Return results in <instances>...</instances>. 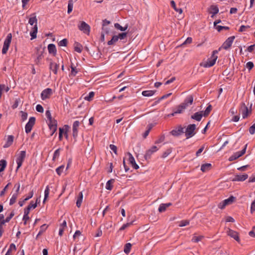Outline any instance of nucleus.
<instances>
[{
  "instance_id": "nucleus-7",
  "label": "nucleus",
  "mask_w": 255,
  "mask_h": 255,
  "mask_svg": "<svg viewBox=\"0 0 255 255\" xmlns=\"http://www.w3.org/2000/svg\"><path fill=\"white\" fill-rule=\"evenodd\" d=\"M247 144L245 145V147L244 148V149L243 150H242L240 151L237 152L235 153L233 155L231 156L229 158V160L231 161H233V160H236L237 158H239L240 157L242 156L243 155H244L245 153L246 149H247Z\"/></svg>"
},
{
  "instance_id": "nucleus-62",
  "label": "nucleus",
  "mask_w": 255,
  "mask_h": 255,
  "mask_svg": "<svg viewBox=\"0 0 255 255\" xmlns=\"http://www.w3.org/2000/svg\"><path fill=\"white\" fill-rule=\"evenodd\" d=\"M254 63L252 62H248L246 64V67L249 69V70H251L254 67Z\"/></svg>"
},
{
  "instance_id": "nucleus-9",
  "label": "nucleus",
  "mask_w": 255,
  "mask_h": 255,
  "mask_svg": "<svg viewBox=\"0 0 255 255\" xmlns=\"http://www.w3.org/2000/svg\"><path fill=\"white\" fill-rule=\"evenodd\" d=\"M35 122V118L34 117H30L29 119L28 122L25 126V132L29 133L31 131L33 126H34Z\"/></svg>"
},
{
  "instance_id": "nucleus-13",
  "label": "nucleus",
  "mask_w": 255,
  "mask_h": 255,
  "mask_svg": "<svg viewBox=\"0 0 255 255\" xmlns=\"http://www.w3.org/2000/svg\"><path fill=\"white\" fill-rule=\"evenodd\" d=\"M227 233L228 236L234 238L238 242H240L239 235L237 232L233 231L230 229H228Z\"/></svg>"
},
{
  "instance_id": "nucleus-1",
  "label": "nucleus",
  "mask_w": 255,
  "mask_h": 255,
  "mask_svg": "<svg viewBox=\"0 0 255 255\" xmlns=\"http://www.w3.org/2000/svg\"><path fill=\"white\" fill-rule=\"evenodd\" d=\"M193 102V97L192 95L187 96L185 99L184 102L181 104L177 107L175 111L176 114H181L186 109L189 105L192 104Z\"/></svg>"
},
{
  "instance_id": "nucleus-49",
  "label": "nucleus",
  "mask_w": 255,
  "mask_h": 255,
  "mask_svg": "<svg viewBox=\"0 0 255 255\" xmlns=\"http://www.w3.org/2000/svg\"><path fill=\"white\" fill-rule=\"evenodd\" d=\"M68 43V40L67 39H63L61 40L59 43L58 45L60 46H66Z\"/></svg>"
},
{
  "instance_id": "nucleus-28",
  "label": "nucleus",
  "mask_w": 255,
  "mask_h": 255,
  "mask_svg": "<svg viewBox=\"0 0 255 255\" xmlns=\"http://www.w3.org/2000/svg\"><path fill=\"white\" fill-rule=\"evenodd\" d=\"M48 227V226L47 224H45L42 225L40 228V231L38 233L36 239H37L39 236H41L46 231Z\"/></svg>"
},
{
  "instance_id": "nucleus-15",
  "label": "nucleus",
  "mask_w": 255,
  "mask_h": 255,
  "mask_svg": "<svg viewBox=\"0 0 255 255\" xmlns=\"http://www.w3.org/2000/svg\"><path fill=\"white\" fill-rule=\"evenodd\" d=\"M52 90L50 88H47L43 90L41 94V97L42 100H45L47 98H48L52 94Z\"/></svg>"
},
{
  "instance_id": "nucleus-26",
  "label": "nucleus",
  "mask_w": 255,
  "mask_h": 255,
  "mask_svg": "<svg viewBox=\"0 0 255 255\" xmlns=\"http://www.w3.org/2000/svg\"><path fill=\"white\" fill-rule=\"evenodd\" d=\"M83 198V193H82V192H80L79 193L77 200L76 202V206H77L78 208H79L81 207V204L82 202Z\"/></svg>"
},
{
  "instance_id": "nucleus-22",
  "label": "nucleus",
  "mask_w": 255,
  "mask_h": 255,
  "mask_svg": "<svg viewBox=\"0 0 255 255\" xmlns=\"http://www.w3.org/2000/svg\"><path fill=\"white\" fill-rule=\"evenodd\" d=\"M48 50L50 54H52L54 56L56 54V48L54 44H49L48 45Z\"/></svg>"
},
{
  "instance_id": "nucleus-57",
  "label": "nucleus",
  "mask_w": 255,
  "mask_h": 255,
  "mask_svg": "<svg viewBox=\"0 0 255 255\" xmlns=\"http://www.w3.org/2000/svg\"><path fill=\"white\" fill-rule=\"evenodd\" d=\"M132 224V222H131L130 223H128L126 224H124L120 229V231H123L125 229L128 228V227L130 226Z\"/></svg>"
},
{
  "instance_id": "nucleus-51",
  "label": "nucleus",
  "mask_w": 255,
  "mask_h": 255,
  "mask_svg": "<svg viewBox=\"0 0 255 255\" xmlns=\"http://www.w3.org/2000/svg\"><path fill=\"white\" fill-rule=\"evenodd\" d=\"M64 168V165H61L56 168V171L58 175H60L61 174L62 172L63 171Z\"/></svg>"
},
{
  "instance_id": "nucleus-14",
  "label": "nucleus",
  "mask_w": 255,
  "mask_h": 255,
  "mask_svg": "<svg viewBox=\"0 0 255 255\" xmlns=\"http://www.w3.org/2000/svg\"><path fill=\"white\" fill-rule=\"evenodd\" d=\"M240 111L242 112L243 118H246L248 116L249 110L245 103L241 104Z\"/></svg>"
},
{
  "instance_id": "nucleus-25",
  "label": "nucleus",
  "mask_w": 255,
  "mask_h": 255,
  "mask_svg": "<svg viewBox=\"0 0 255 255\" xmlns=\"http://www.w3.org/2000/svg\"><path fill=\"white\" fill-rule=\"evenodd\" d=\"M31 17L29 18L28 20V23L31 25H33L34 23L35 24H37V19L36 18V16L35 13H33L31 15Z\"/></svg>"
},
{
  "instance_id": "nucleus-40",
  "label": "nucleus",
  "mask_w": 255,
  "mask_h": 255,
  "mask_svg": "<svg viewBox=\"0 0 255 255\" xmlns=\"http://www.w3.org/2000/svg\"><path fill=\"white\" fill-rule=\"evenodd\" d=\"M75 51L78 53H81L82 50V46L79 43H76L74 47Z\"/></svg>"
},
{
  "instance_id": "nucleus-38",
  "label": "nucleus",
  "mask_w": 255,
  "mask_h": 255,
  "mask_svg": "<svg viewBox=\"0 0 255 255\" xmlns=\"http://www.w3.org/2000/svg\"><path fill=\"white\" fill-rule=\"evenodd\" d=\"M212 110V106L211 105H209L208 106V107L206 108V110L203 112V115L204 116V117H207L209 115V113H210V112Z\"/></svg>"
},
{
  "instance_id": "nucleus-29",
  "label": "nucleus",
  "mask_w": 255,
  "mask_h": 255,
  "mask_svg": "<svg viewBox=\"0 0 255 255\" xmlns=\"http://www.w3.org/2000/svg\"><path fill=\"white\" fill-rule=\"evenodd\" d=\"M13 138H14V137L13 135H8L7 137L6 143H5V144L4 145L3 147H8L9 146H10L13 142Z\"/></svg>"
},
{
  "instance_id": "nucleus-50",
  "label": "nucleus",
  "mask_w": 255,
  "mask_h": 255,
  "mask_svg": "<svg viewBox=\"0 0 255 255\" xmlns=\"http://www.w3.org/2000/svg\"><path fill=\"white\" fill-rule=\"evenodd\" d=\"M20 102V99L19 98L16 99L14 101V104H13V105L11 107L13 109H16L18 106V105Z\"/></svg>"
},
{
  "instance_id": "nucleus-10",
  "label": "nucleus",
  "mask_w": 255,
  "mask_h": 255,
  "mask_svg": "<svg viewBox=\"0 0 255 255\" xmlns=\"http://www.w3.org/2000/svg\"><path fill=\"white\" fill-rule=\"evenodd\" d=\"M235 38V37L234 36L229 37L224 42L222 47L225 50L228 49L232 46V44Z\"/></svg>"
},
{
  "instance_id": "nucleus-6",
  "label": "nucleus",
  "mask_w": 255,
  "mask_h": 255,
  "mask_svg": "<svg viewBox=\"0 0 255 255\" xmlns=\"http://www.w3.org/2000/svg\"><path fill=\"white\" fill-rule=\"evenodd\" d=\"M26 156V152L25 151H20L19 154L18 155L16 158V163L17 164V167L16 171L21 167L22 164L24 161V158Z\"/></svg>"
},
{
  "instance_id": "nucleus-34",
  "label": "nucleus",
  "mask_w": 255,
  "mask_h": 255,
  "mask_svg": "<svg viewBox=\"0 0 255 255\" xmlns=\"http://www.w3.org/2000/svg\"><path fill=\"white\" fill-rule=\"evenodd\" d=\"M235 197L231 196L229 198L224 200V202L228 205L232 204L235 201Z\"/></svg>"
},
{
  "instance_id": "nucleus-59",
  "label": "nucleus",
  "mask_w": 255,
  "mask_h": 255,
  "mask_svg": "<svg viewBox=\"0 0 255 255\" xmlns=\"http://www.w3.org/2000/svg\"><path fill=\"white\" fill-rule=\"evenodd\" d=\"M189 224V221L188 220H183L181 221L180 223L179 226L180 227H184L186 225H188Z\"/></svg>"
},
{
  "instance_id": "nucleus-42",
  "label": "nucleus",
  "mask_w": 255,
  "mask_h": 255,
  "mask_svg": "<svg viewBox=\"0 0 255 255\" xmlns=\"http://www.w3.org/2000/svg\"><path fill=\"white\" fill-rule=\"evenodd\" d=\"M73 0H69L68 1V10L67 12L68 13H70L71 12L73 9Z\"/></svg>"
},
{
  "instance_id": "nucleus-53",
  "label": "nucleus",
  "mask_w": 255,
  "mask_h": 255,
  "mask_svg": "<svg viewBox=\"0 0 255 255\" xmlns=\"http://www.w3.org/2000/svg\"><path fill=\"white\" fill-rule=\"evenodd\" d=\"M6 223V222H5V221H0V237H1L2 236V235L4 232L3 230V228H2V226L3 225H4V224Z\"/></svg>"
},
{
  "instance_id": "nucleus-45",
  "label": "nucleus",
  "mask_w": 255,
  "mask_h": 255,
  "mask_svg": "<svg viewBox=\"0 0 255 255\" xmlns=\"http://www.w3.org/2000/svg\"><path fill=\"white\" fill-rule=\"evenodd\" d=\"M57 122L56 120L53 119H51V120H49V124H48L49 127H52V126L57 127Z\"/></svg>"
},
{
  "instance_id": "nucleus-19",
  "label": "nucleus",
  "mask_w": 255,
  "mask_h": 255,
  "mask_svg": "<svg viewBox=\"0 0 255 255\" xmlns=\"http://www.w3.org/2000/svg\"><path fill=\"white\" fill-rule=\"evenodd\" d=\"M38 30L37 25L35 24L32 27L31 31L30 32V35L31 37V39L32 40L36 38L37 33Z\"/></svg>"
},
{
  "instance_id": "nucleus-52",
  "label": "nucleus",
  "mask_w": 255,
  "mask_h": 255,
  "mask_svg": "<svg viewBox=\"0 0 255 255\" xmlns=\"http://www.w3.org/2000/svg\"><path fill=\"white\" fill-rule=\"evenodd\" d=\"M172 152V150L171 148H169L167 149L165 152L163 153V154L162 155V158H164L166 157L169 154L171 153Z\"/></svg>"
},
{
  "instance_id": "nucleus-4",
  "label": "nucleus",
  "mask_w": 255,
  "mask_h": 255,
  "mask_svg": "<svg viewBox=\"0 0 255 255\" xmlns=\"http://www.w3.org/2000/svg\"><path fill=\"white\" fill-rule=\"evenodd\" d=\"M12 35L11 33L7 34L6 39H5L2 49V53L6 54L8 51L9 45L11 42Z\"/></svg>"
},
{
  "instance_id": "nucleus-61",
  "label": "nucleus",
  "mask_w": 255,
  "mask_h": 255,
  "mask_svg": "<svg viewBox=\"0 0 255 255\" xmlns=\"http://www.w3.org/2000/svg\"><path fill=\"white\" fill-rule=\"evenodd\" d=\"M249 132L251 134H253L255 133V123L249 128Z\"/></svg>"
},
{
  "instance_id": "nucleus-37",
  "label": "nucleus",
  "mask_w": 255,
  "mask_h": 255,
  "mask_svg": "<svg viewBox=\"0 0 255 255\" xmlns=\"http://www.w3.org/2000/svg\"><path fill=\"white\" fill-rule=\"evenodd\" d=\"M6 166V161L2 159L0 160V172L3 171Z\"/></svg>"
},
{
  "instance_id": "nucleus-11",
  "label": "nucleus",
  "mask_w": 255,
  "mask_h": 255,
  "mask_svg": "<svg viewBox=\"0 0 255 255\" xmlns=\"http://www.w3.org/2000/svg\"><path fill=\"white\" fill-rule=\"evenodd\" d=\"M80 125V123L79 121H76L74 122L72 126V131H73V136L76 139L78 136V129Z\"/></svg>"
},
{
  "instance_id": "nucleus-55",
  "label": "nucleus",
  "mask_w": 255,
  "mask_h": 255,
  "mask_svg": "<svg viewBox=\"0 0 255 255\" xmlns=\"http://www.w3.org/2000/svg\"><path fill=\"white\" fill-rule=\"evenodd\" d=\"M216 29L218 31H221L223 29L228 30V29H229V27L228 26H221V25H218L216 26Z\"/></svg>"
},
{
  "instance_id": "nucleus-60",
  "label": "nucleus",
  "mask_w": 255,
  "mask_h": 255,
  "mask_svg": "<svg viewBox=\"0 0 255 255\" xmlns=\"http://www.w3.org/2000/svg\"><path fill=\"white\" fill-rule=\"evenodd\" d=\"M21 120H22V121H24L25 120H26V119L27 118V114L23 111H21Z\"/></svg>"
},
{
  "instance_id": "nucleus-64",
  "label": "nucleus",
  "mask_w": 255,
  "mask_h": 255,
  "mask_svg": "<svg viewBox=\"0 0 255 255\" xmlns=\"http://www.w3.org/2000/svg\"><path fill=\"white\" fill-rule=\"evenodd\" d=\"M255 211V200L252 202L251 207V212L253 213Z\"/></svg>"
},
{
  "instance_id": "nucleus-43",
  "label": "nucleus",
  "mask_w": 255,
  "mask_h": 255,
  "mask_svg": "<svg viewBox=\"0 0 255 255\" xmlns=\"http://www.w3.org/2000/svg\"><path fill=\"white\" fill-rule=\"evenodd\" d=\"M17 196H18V195H17V193H14L13 194V195L12 196V197L11 198V199L10 200V202H9L10 205H13L16 202Z\"/></svg>"
},
{
  "instance_id": "nucleus-17",
  "label": "nucleus",
  "mask_w": 255,
  "mask_h": 255,
  "mask_svg": "<svg viewBox=\"0 0 255 255\" xmlns=\"http://www.w3.org/2000/svg\"><path fill=\"white\" fill-rule=\"evenodd\" d=\"M248 177V175L247 174L243 175H236L235 178L233 179V181H244L246 180Z\"/></svg>"
},
{
  "instance_id": "nucleus-54",
  "label": "nucleus",
  "mask_w": 255,
  "mask_h": 255,
  "mask_svg": "<svg viewBox=\"0 0 255 255\" xmlns=\"http://www.w3.org/2000/svg\"><path fill=\"white\" fill-rule=\"evenodd\" d=\"M14 212L13 211H12L10 213L9 216L5 218V219L4 220L5 222H6V223L9 222V221L11 220V219L14 216Z\"/></svg>"
},
{
  "instance_id": "nucleus-5",
  "label": "nucleus",
  "mask_w": 255,
  "mask_h": 255,
  "mask_svg": "<svg viewBox=\"0 0 255 255\" xmlns=\"http://www.w3.org/2000/svg\"><path fill=\"white\" fill-rule=\"evenodd\" d=\"M78 29L83 31V33L88 35L89 34L91 29L90 26L85 21H80L79 24L78 25Z\"/></svg>"
},
{
  "instance_id": "nucleus-36",
  "label": "nucleus",
  "mask_w": 255,
  "mask_h": 255,
  "mask_svg": "<svg viewBox=\"0 0 255 255\" xmlns=\"http://www.w3.org/2000/svg\"><path fill=\"white\" fill-rule=\"evenodd\" d=\"M211 11L210 12L213 14L212 17H213L214 15L219 12V8L217 6L212 5L210 7Z\"/></svg>"
},
{
  "instance_id": "nucleus-32",
  "label": "nucleus",
  "mask_w": 255,
  "mask_h": 255,
  "mask_svg": "<svg viewBox=\"0 0 255 255\" xmlns=\"http://www.w3.org/2000/svg\"><path fill=\"white\" fill-rule=\"evenodd\" d=\"M170 4L171 6L173 8V9L178 13L179 14H181L183 12V10L181 8H177V6H176L175 2L174 0H171L170 1Z\"/></svg>"
},
{
  "instance_id": "nucleus-41",
  "label": "nucleus",
  "mask_w": 255,
  "mask_h": 255,
  "mask_svg": "<svg viewBox=\"0 0 255 255\" xmlns=\"http://www.w3.org/2000/svg\"><path fill=\"white\" fill-rule=\"evenodd\" d=\"M71 75H72L73 76H75L78 72V70L76 68V67L72 63V64L71 65Z\"/></svg>"
},
{
  "instance_id": "nucleus-12",
  "label": "nucleus",
  "mask_w": 255,
  "mask_h": 255,
  "mask_svg": "<svg viewBox=\"0 0 255 255\" xmlns=\"http://www.w3.org/2000/svg\"><path fill=\"white\" fill-rule=\"evenodd\" d=\"M158 149L156 146H153L150 149L147 150L144 155V158H145V159H149L152 154H153L155 151H157Z\"/></svg>"
},
{
  "instance_id": "nucleus-27",
  "label": "nucleus",
  "mask_w": 255,
  "mask_h": 255,
  "mask_svg": "<svg viewBox=\"0 0 255 255\" xmlns=\"http://www.w3.org/2000/svg\"><path fill=\"white\" fill-rule=\"evenodd\" d=\"M155 92V90L143 91L142 92V95L144 97H150L153 95Z\"/></svg>"
},
{
  "instance_id": "nucleus-39",
  "label": "nucleus",
  "mask_w": 255,
  "mask_h": 255,
  "mask_svg": "<svg viewBox=\"0 0 255 255\" xmlns=\"http://www.w3.org/2000/svg\"><path fill=\"white\" fill-rule=\"evenodd\" d=\"M131 244L130 243H127L125 245V248H124V252L126 254H128L131 250Z\"/></svg>"
},
{
  "instance_id": "nucleus-33",
  "label": "nucleus",
  "mask_w": 255,
  "mask_h": 255,
  "mask_svg": "<svg viewBox=\"0 0 255 255\" xmlns=\"http://www.w3.org/2000/svg\"><path fill=\"white\" fill-rule=\"evenodd\" d=\"M16 249L15 245L14 244H10L9 248L5 255H12L11 252L12 251H15Z\"/></svg>"
},
{
  "instance_id": "nucleus-47",
  "label": "nucleus",
  "mask_w": 255,
  "mask_h": 255,
  "mask_svg": "<svg viewBox=\"0 0 255 255\" xmlns=\"http://www.w3.org/2000/svg\"><path fill=\"white\" fill-rule=\"evenodd\" d=\"M127 32H123V33H119L117 36L118 37V39H121V40H122V39H124L125 38H126L127 37Z\"/></svg>"
},
{
  "instance_id": "nucleus-20",
  "label": "nucleus",
  "mask_w": 255,
  "mask_h": 255,
  "mask_svg": "<svg viewBox=\"0 0 255 255\" xmlns=\"http://www.w3.org/2000/svg\"><path fill=\"white\" fill-rule=\"evenodd\" d=\"M203 116V112H196L194 115H192L191 118L192 119L199 122L201 121Z\"/></svg>"
},
{
  "instance_id": "nucleus-3",
  "label": "nucleus",
  "mask_w": 255,
  "mask_h": 255,
  "mask_svg": "<svg viewBox=\"0 0 255 255\" xmlns=\"http://www.w3.org/2000/svg\"><path fill=\"white\" fill-rule=\"evenodd\" d=\"M196 129V125L195 124H190L188 126L184 131L186 138H189L192 137L195 134V130Z\"/></svg>"
},
{
  "instance_id": "nucleus-21",
  "label": "nucleus",
  "mask_w": 255,
  "mask_h": 255,
  "mask_svg": "<svg viewBox=\"0 0 255 255\" xmlns=\"http://www.w3.org/2000/svg\"><path fill=\"white\" fill-rule=\"evenodd\" d=\"M41 46H40L39 47H37L35 49L37 52V57L36 58V59H35V62L36 64H38L40 62V61L42 59V57H43V52L41 51L40 52V53H39L38 52L39 51H40V50L41 49Z\"/></svg>"
},
{
  "instance_id": "nucleus-44",
  "label": "nucleus",
  "mask_w": 255,
  "mask_h": 255,
  "mask_svg": "<svg viewBox=\"0 0 255 255\" xmlns=\"http://www.w3.org/2000/svg\"><path fill=\"white\" fill-rule=\"evenodd\" d=\"M204 238L203 236H200L198 237L194 236L192 239V242L194 243H198V242L202 240V239Z\"/></svg>"
},
{
  "instance_id": "nucleus-30",
  "label": "nucleus",
  "mask_w": 255,
  "mask_h": 255,
  "mask_svg": "<svg viewBox=\"0 0 255 255\" xmlns=\"http://www.w3.org/2000/svg\"><path fill=\"white\" fill-rule=\"evenodd\" d=\"M114 26L116 29L122 31H126L128 28V24H126L124 27H123L118 23H115Z\"/></svg>"
},
{
  "instance_id": "nucleus-48",
  "label": "nucleus",
  "mask_w": 255,
  "mask_h": 255,
  "mask_svg": "<svg viewBox=\"0 0 255 255\" xmlns=\"http://www.w3.org/2000/svg\"><path fill=\"white\" fill-rule=\"evenodd\" d=\"M94 95L95 93L94 92H91L89 93V95L88 96L85 97L84 99L88 101H90L91 99L93 98Z\"/></svg>"
},
{
  "instance_id": "nucleus-31",
  "label": "nucleus",
  "mask_w": 255,
  "mask_h": 255,
  "mask_svg": "<svg viewBox=\"0 0 255 255\" xmlns=\"http://www.w3.org/2000/svg\"><path fill=\"white\" fill-rule=\"evenodd\" d=\"M115 180L114 179H111L109 180L106 183V188L107 190H111L113 189V184Z\"/></svg>"
},
{
  "instance_id": "nucleus-24",
  "label": "nucleus",
  "mask_w": 255,
  "mask_h": 255,
  "mask_svg": "<svg viewBox=\"0 0 255 255\" xmlns=\"http://www.w3.org/2000/svg\"><path fill=\"white\" fill-rule=\"evenodd\" d=\"M171 205L172 204L171 203H168L166 204H161L160 205L158 208V211L161 213L164 212L166 210V208L171 206Z\"/></svg>"
},
{
  "instance_id": "nucleus-63",
  "label": "nucleus",
  "mask_w": 255,
  "mask_h": 255,
  "mask_svg": "<svg viewBox=\"0 0 255 255\" xmlns=\"http://www.w3.org/2000/svg\"><path fill=\"white\" fill-rule=\"evenodd\" d=\"M36 110L39 113H43L44 111L42 106L40 105H37L36 107Z\"/></svg>"
},
{
  "instance_id": "nucleus-8",
  "label": "nucleus",
  "mask_w": 255,
  "mask_h": 255,
  "mask_svg": "<svg viewBox=\"0 0 255 255\" xmlns=\"http://www.w3.org/2000/svg\"><path fill=\"white\" fill-rule=\"evenodd\" d=\"M183 133H184V128L181 126H178L170 131V133L174 136H178Z\"/></svg>"
},
{
  "instance_id": "nucleus-2",
  "label": "nucleus",
  "mask_w": 255,
  "mask_h": 255,
  "mask_svg": "<svg viewBox=\"0 0 255 255\" xmlns=\"http://www.w3.org/2000/svg\"><path fill=\"white\" fill-rule=\"evenodd\" d=\"M218 50H214L212 52V55L210 58H209L207 61L202 62L200 64V66L205 68H208L213 66L218 58L217 54L218 53Z\"/></svg>"
},
{
  "instance_id": "nucleus-16",
  "label": "nucleus",
  "mask_w": 255,
  "mask_h": 255,
  "mask_svg": "<svg viewBox=\"0 0 255 255\" xmlns=\"http://www.w3.org/2000/svg\"><path fill=\"white\" fill-rule=\"evenodd\" d=\"M128 161L131 164L133 168H134L135 169H138L139 166L136 163L135 159L132 154L130 152H128Z\"/></svg>"
},
{
  "instance_id": "nucleus-18",
  "label": "nucleus",
  "mask_w": 255,
  "mask_h": 255,
  "mask_svg": "<svg viewBox=\"0 0 255 255\" xmlns=\"http://www.w3.org/2000/svg\"><path fill=\"white\" fill-rule=\"evenodd\" d=\"M59 67V65L53 62H51L49 65V69L53 71L54 74H57V70Z\"/></svg>"
},
{
  "instance_id": "nucleus-23",
  "label": "nucleus",
  "mask_w": 255,
  "mask_h": 255,
  "mask_svg": "<svg viewBox=\"0 0 255 255\" xmlns=\"http://www.w3.org/2000/svg\"><path fill=\"white\" fill-rule=\"evenodd\" d=\"M212 168V165L210 163H205L203 164L201 166V170L203 172H205L207 171H209L211 170Z\"/></svg>"
},
{
  "instance_id": "nucleus-58",
  "label": "nucleus",
  "mask_w": 255,
  "mask_h": 255,
  "mask_svg": "<svg viewBox=\"0 0 255 255\" xmlns=\"http://www.w3.org/2000/svg\"><path fill=\"white\" fill-rule=\"evenodd\" d=\"M165 139V136L164 135H161L159 138L155 141V144H158L159 143H161V142L163 141Z\"/></svg>"
},
{
  "instance_id": "nucleus-46",
  "label": "nucleus",
  "mask_w": 255,
  "mask_h": 255,
  "mask_svg": "<svg viewBox=\"0 0 255 255\" xmlns=\"http://www.w3.org/2000/svg\"><path fill=\"white\" fill-rule=\"evenodd\" d=\"M49 194V188L48 186H47L45 190V191H44V199L43 200V203H44L45 202L46 200L48 197Z\"/></svg>"
},
{
  "instance_id": "nucleus-56",
  "label": "nucleus",
  "mask_w": 255,
  "mask_h": 255,
  "mask_svg": "<svg viewBox=\"0 0 255 255\" xmlns=\"http://www.w3.org/2000/svg\"><path fill=\"white\" fill-rule=\"evenodd\" d=\"M11 185V183H8L5 187L3 189V190L0 192V196L1 197V196H3L4 194H5V192L6 191V190H7V189L8 188V186L9 185Z\"/></svg>"
},
{
  "instance_id": "nucleus-35",
  "label": "nucleus",
  "mask_w": 255,
  "mask_h": 255,
  "mask_svg": "<svg viewBox=\"0 0 255 255\" xmlns=\"http://www.w3.org/2000/svg\"><path fill=\"white\" fill-rule=\"evenodd\" d=\"M118 40L119 39L117 35H114L113 36L112 38L108 42V45H112L115 44Z\"/></svg>"
}]
</instances>
